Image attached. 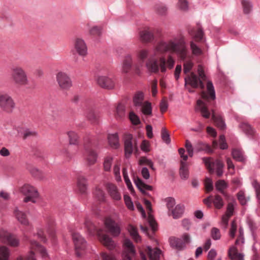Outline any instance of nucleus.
<instances>
[{
    "mask_svg": "<svg viewBox=\"0 0 260 260\" xmlns=\"http://www.w3.org/2000/svg\"><path fill=\"white\" fill-rule=\"evenodd\" d=\"M156 49L161 52L167 51L175 52L183 60H185L187 57V50L183 43H175L172 41L168 42L161 41L157 45Z\"/></svg>",
    "mask_w": 260,
    "mask_h": 260,
    "instance_id": "nucleus-1",
    "label": "nucleus"
},
{
    "mask_svg": "<svg viewBox=\"0 0 260 260\" xmlns=\"http://www.w3.org/2000/svg\"><path fill=\"white\" fill-rule=\"evenodd\" d=\"M16 106L12 98L8 93L0 92V108L4 112L12 113Z\"/></svg>",
    "mask_w": 260,
    "mask_h": 260,
    "instance_id": "nucleus-2",
    "label": "nucleus"
},
{
    "mask_svg": "<svg viewBox=\"0 0 260 260\" xmlns=\"http://www.w3.org/2000/svg\"><path fill=\"white\" fill-rule=\"evenodd\" d=\"M134 138L131 134H125L123 136V144H124V156L126 158H129L132 154L134 150L136 152L138 151V148L136 143V140H134V144H133Z\"/></svg>",
    "mask_w": 260,
    "mask_h": 260,
    "instance_id": "nucleus-3",
    "label": "nucleus"
},
{
    "mask_svg": "<svg viewBox=\"0 0 260 260\" xmlns=\"http://www.w3.org/2000/svg\"><path fill=\"white\" fill-rule=\"evenodd\" d=\"M20 192L26 196L23 200L25 203L28 202L35 203V199L39 197V192L37 189L28 184H25L21 187Z\"/></svg>",
    "mask_w": 260,
    "mask_h": 260,
    "instance_id": "nucleus-4",
    "label": "nucleus"
},
{
    "mask_svg": "<svg viewBox=\"0 0 260 260\" xmlns=\"http://www.w3.org/2000/svg\"><path fill=\"white\" fill-rule=\"evenodd\" d=\"M11 77L14 82L18 85H26L28 84L27 76L25 72L20 68L14 69Z\"/></svg>",
    "mask_w": 260,
    "mask_h": 260,
    "instance_id": "nucleus-5",
    "label": "nucleus"
},
{
    "mask_svg": "<svg viewBox=\"0 0 260 260\" xmlns=\"http://www.w3.org/2000/svg\"><path fill=\"white\" fill-rule=\"evenodd\" d=\"M85 140L84 148L86 153V161L88 165H92L97 160L98 154L95 151L92 149V147L94 146L92 140L88 139L87 142Z\"/></svg>",
    "mask_w": 260,
    "mask_h": 260,
    "instance_id": "nucleus-6",
    "label": "nucleus"
},
{
    "mask_svg": "<svg viewBox=\"0 0 260 260\" xmlns=\"http://www.w3.org/2000/svg\"><path fill=\"white\" fill-rule=\"evenodd\" d=\"M72 239L75 245L76 255L80 257L82 252L84 251L86 247V242L85 239L77 233L72 234Z\"/></svg>",
    "mask_w": 260,
    "mask_h": 260,
    "instance_id": "nucleus-7",
    "label": "nucleus"
},
{
    "mask_svg": "<svg viewBox=\"0 0 260 260\" xmlns=\"http://www.w3.org/2000/svg\"><path fill=\"white\" fill-rule=\"evenodd\" d=\"M105 225L108 231L114 237H118L121 233L119 225L111 217H107L105 220Z\"/></svg>",
    "mask_w": 260,
    "mask_h": 260,
    "instance_id": "nucleus-8",
    "label": "nucleus"
},
{
    "mask_svg": "<svg viewBox=\"0 0 260 260\" xmlns=\"http://www.w3.org/2000/svg\"><path fill=\"white\" fill-rule=\"evenodd\" d=\"M0 240L12 247H17L19 245V241L14 235L4 231H0Z\"/></svg>",
    "mask_w": 260,
    "mask_h": 260,
    "instance_id": "nucleus-9",
    "label": "nucleus"
},
{
    "mask_svg": "<svg viewBox=\"0 0 260 260\" xmlns=\"http://www.w3.org/2000/svg\"><path fill=\"white\" fill-rule=\"evenodd\" d=\"M56 80L62 89L68 90L72 86L70 78L64 73L59 72L56 75Z\"/></svg>",
    "mask_w": 260,
    "mask_h": 260,
    "instance_id": "nucleus-10",
    "label": "nucleus"
},
{
    "mask_svg": "<svg viewBox=\"0 0 260 260\" xmlns=\"http://www.w3.org/2000/svg\"><path fill=\"white\" fill-rule=\"evenodd\" d=\"M207 92L204 91L201 92V98L206 102H209L210 100H214L216 98L215 92L213 83L210 81L207 82Z\"/></svg>",
    "mask_w": 260,
    "mask_h": 260,
    "instance_id": "nucleus-11",
    "label": "nucleus"
},
{
    "mask_svg": "<svg viewBox=\"0 0 260 260\" xmlns=\"http://www.w3.org/2000/svg\"><path fill=\"white\" fill-rule=\"evenodd\" d=\"M97 83L102 88L111 89L115 86V82L112 79L107 76H100L97 78Z\"/></svg>",
    "mask_w": 260,
    "mask_h": 260,
    "instance_id": "nucleus-12",
    "label": "nucleus"
},
{
    "mask_svg": "<svg viewBox=\"0 0 260 260\" xmlns=\"http://www.w3.org/2000/svg\"><path fill=\"white\" fill-rule=\"evenodd\" d=\"M134 181L138 189L145 196L148 195V193L145 190H152L153 189L152 186L145 183L138 176L134 177Z\"/></svg>",
    "mask_w": 260,
    "mask_h": 260,
    "instance_id": "nucleus-13",
    "label": "nucleus"
},
{
    "mask_svg": "<svg viewBox=\"0 0 260 260\" xmlns=\"http://www.w3.org/2000/svg\"><path fill=\"white\" fill-rule=\"evenodd\" d=\"M75 48L79 55L84 56L87 54V48L83 40L77 38L75 43Z\"/></svg>",
    "mask_w": 260,
    "mask_h": 260,
    "instance_id": "nucleus-14",
    "label": "nucleus"
},
{
    "mask_svg": "<svg viewBox=\"0 0 260 260\" xmlns=\"http://www.w3.org/2000/svg\"><path fill=\"white\" fill-rule=\"evenodd\" d=\"M200 78L194 73L192 72L190 75H187L185 78V85H189L193 88H199V81Z\"/></svg>",
    "mask_w": 260,
    "mask_h": 260,
    "instance_id": "nucleus-15",
    "label": "nucleus"
},
{
    "mask_svg": "<svg viewBox=\"0 0 260 260\" xmlns=\"http://www.w3.org/2000/svg\"><path fill=\"white\" fill-rule=\"evenodd\" d=\"M107 191L110 197L114 200L119 201L121 200L120 193L118 191L117 186L112 183H109L107 185Z\"/></svg>",
    "mask_w": 260,
    "mask_h": 260,
    "instance_id": "nucleus-16",
    "label": "nucleus"
},
{
    "mask_svg": "<svg viewBox=\"0 0 260 260\" xmlns=\"http://www.w3.org/2000/svg\"><path fill=\"white\" fill-rule=\"evenodd\" d=\"M194 149L197 152L204 151L208 154H211L213 152V150L209 144L202 141L198 142L194 145Z\"/></svg>",
    "mask_w": 260,
    "mask_h": 260,
    "instance_id": "nucleus-17",
    "label": "nucleus"
},
{
    "mask_svg": "<svg viewBox=\"0 0 260 260\" xmlns=\"http://www.w3.org/2000/svg\"><path fill=\"white\" fill-rule=\"evenodd\" d=\"M169 243L171 247L178 250H182L185 247L182 240L175 237H171L169 238Z\"/></svg>",
    "mask_w": 260,
    "mask_h": 260,
    "instance_id": "nucleus-18",
    "label": "nucleus"
},
{
    "mask_svg": "<svg viewBox=\"0 0 260 260\" xmlns=\"http://www.w3.org/2000/svg\"><path fill=\"white\" fill-rule=\"evenodd\" d=\"M212 118L216 126L220 129H225V124L222 116L220 115L216 114L214 110H212Z\"/></svg>",
    "mask_w": 260,
    "mask_h": 260,
    "instance_id": "nucleus-19",
    "label": "nucleus"
},
{
    "mask_svg": "<svg viewBox=\"0 0 260 260\" xmlns=\"http://www.w3.org/2000/svg\"><path fill=\"white\" fill-rule=\"evenodd\" d=\"M100 115L92 109H89L86 113L87 119L92 124H98L99 122Z\"/></svg>",
    "mask_w": 260,
    "mask_h": 260,
    "instance_id": "nucleus-20",
    "label": "nucleus"
},
{
    "mask_svg": "<svg viewBox=\"0 0 260 260\" xmlns=\"http://www.w3.org/2000/svg\"><path fill=\"white\" fill-rule=\"evenodd\" d=\"M146 67L151 73L157 74L159 72L158 61L156 59H149L146 63Z\"/></svg>",
    "mask_w": 260,
    "mask_h": 260,
    "instance_id": "nucleus-21",
    "label": "nucleus"
},
{
    "mask_svg": "<svg viewBox=\"0 0 260 260\" xmlns=\"http://www.w3.org/2000/svg\"><path fill=\"white\" fill-rule=\"evenodd\" d=\"M228 256L232 260H244V255L238 253V249L235 246H232L229 248Z\"/></svg>",
    "mask_w": 260,
    "mask_h": 260,
    "instance_id": "nucleus-22",
    "label": "nucleus"
},
{
    "mask_svg": "<svg viewBox=\"0 0 260 260\" xmlns=\"http://www.w3.org/2000/svg\"><path fill=\"white\" fill-rule=\"evenodd\" d=\"M180 178L183 180H186L189 177V170L186 162L183 160L180 161V167L179 171Z\"/></svg>",
    "mask_w": 260,
    "mask_h": 260,
    "instance_id": "nucleus-23",
    "label": "nucleus"
},
{
    "mask_svg": "<svg viewBox=\"0 0 260 260\" xmlns=\"http://www.w3.org/2000/svg\"><path fill=\"white\" fill-rule=\"evenodd\" d=\"M101 242L110 250L115 248V245L112 239L107 235H103L100 237Z\"/></svg>",
    "mask_w": 260,
    "mask_h": 260,
    "instance_id": "nucleus-24",
    "label": "nucleus"
},
{
    "mask_svg": "<svg viewBox=\"0 0 260 260\" xmlns=\"http://www.w3.org/2000/svg\"><path fill=\"white\" fill-rule=\"evenodd\" d=\"M147 254L150 260H160V255L161 251L159 248H155L153 250L150 246H147Z\"/></svg>",
    "mask_w": 260,
    "mask_h": 260,
    "instance_id": "nucleus-25",
    "label": "nucleus"
},
{
    "mask_svg": "<svg viewBox=\"0 0 260 260\" xmlns=\"http://www.w3.org/2000/svg\"><path fill=\"white\" fill-rule=\"evenodd\" d=\"M240 128L248 136L252 137L255 133L254 129L248 123L242 122L239 125Z\"/></svg>",
    "mask_w": 260,
    "mask_h": 260,
    "instance_id": "nucleus-26",
    "label": "nucleus"
},
{
    "mask_svg": "<svg viewBox=\"0 0 260 260\" xmlns=\"http://www.w3.org/2000/svg\"><path fill=\"white\" fill-rule=\"evenodd\" d=\"M197 104L200 107L202 116L205 118H209L210 116V113L208 109L206 104L201 100H198Z\"/></svg>",
    "mask_w": 260,
    "mask_h": 260,
    "instance_id": "nucleus-27",
    "label": "nucleus"
},
{
    "mask_svg": "<svg viewBox=\"0 0 260 260\" xmlns=\"http://www.w3.org/2000/svg\"><path fill=\"white\" fill-rule=\"evenodd\" d=\"M108 140L109 144L111 147L114 148H117L119 147V137L117 133L109 134L108 136Z\"/></svg>",
    "mask_w": 260,
    "mask_h": 260,
    "instance_id": "nucleus-28",
    "label": "nucleus"
},
{
    "mask_svg": "<svg viewBox=\"0 0 260 260\" xmlns=\"http://www.w3.org/2000/svg\"><path fill=\"white\" fill-rule=\"evenodd\" d=\"M77 187L82 194L86 193L87 190V180L83 177H79L77 180Z\"/></svg>",
    "mask_w": 260,
    "mask_h": 260,
    "instance_id": "nucleus-29",
    "label": "nucleus"
},
{
    "mask_svg": "<svg viewBox=\"0 0 260 260\" xmlns=\"http://www.w3.org/2000/svg\"><path fill=\"white\" fill-rule=\"evenodd\" d=\"M184 211V206L180 204L177 205L174 209H172L171 212L173 217L174 219H178L180 218Z\"/></svg>",
    "mask_w": 260,
    "mask_h": 260,
    "instance_id": "nucleus-30",
    "label": "nucleus"
},
{
    "mask_svg": "<svg viewBox=\"0 0 260 260\" xmlns=\"http://www.w3.org/2000/svg\"><path fill=\"white\" fill-rule=\"evenodd\" d=\"M128 231L131 236L136 242L138 243L141 241V237L139 235L137 228L132 224H129L128 226Z\"/></svg>",
    "mask_w": 260,
    "mask_h": 260,
    "instance_id": "nucleus-31",
    "label": "nucleus"
},
{
    "mask_svg": "<svg viewBox=\"0 0 260 260\" xmlns=\"http://www.w3.org/2000/svg\"><path fill=\"white\" fill-rule=\"evenodd\" d=\"M140 38L143 42H149L154 39L153 33L148 30H144L140 32Z\"/></svg>",
    "mask_w": 260,
    "mask_h": 260,
    "instance_id": "nucleus-32",
    "label": "nucleus"
},
{
    "mask_svg": "<svg viewBox=\"0 0 260 260\" xmlns=\"http://www.w3.org/2000/svg\"><path fill=\"white\" fill-rule=\"evenodd\" d=\"M215 188L219 192L225 196L226 193L224 191V189L227 188L228 187V183L224 180H217L215 184Z\"/></svg>",
    "mask_w": 260,
    "mask_h": 260,
    "instance_id": "nucleus-33",
    "label": "nucleus"
},
{
    "mask_svg": "<svg viewBox=\"0 0 260 260\" xmlns=\"http://www.w3.org/2000/svg\"><path fill=\"white\" fill-rule=\"evenodd\" d=\"M122 171L124 181L128 190L130 191L131 194H134L135 193V191L128 176L126 169L125 168H123Z\"/></svg>",
    "mask_w": 260,
    "mask_h": 260,
    "instance_id": "nucleus-34",
    "label": "nucleus"
},
{
    "mask_svg": "<svg viewBox=\"0 0 260 260\" xmlns=\"http://www.w3.org/2000/svg\"><path fill=\"white\" fill-rule=\"evenodd\" d=\"M144 93L142 91L137 92L133 97V103L135 107H140L143 104Z\"/></svg>",
    "mask_w": 260,
    "mask_h": 260,
    "instance_id": "nucleus-35",
    "label": "nucleus"
},
{
    "mask_svg": "<svg viewBox=\"0 0 260 260\" xmlns=\"http://www.w3.org/2000/svg\"><path fill=\"white\" fill-rule=\"evenodd\" d=\"M15 216L17 220L24 225L29 224V221L25 213L19 210L15 211Z\"/></svg>",
    "mask_w": 260,
    "mask_h": 260,
    "instance_id": "nucleus-36",
    "label": "nucleus"
},
{
    "mask_svg": "<svg viewBox=\"0 0 260 260\" xmlns=\"http://www.w3.org/2000/svg\"><path fill=\"white\" fill-rule=\"evenodd\" d=\"M27 169L35 178L38 179H42L44 177V174L41 171L30 165L27 166Z\"/></svg>",
    "mask_w": 260,
    "mask_h": 260,
    "instance_id": "nucleus-37",
    "label": "nucleus"
},
{
    "mask_svg": "<svg viewBox=\"0 0 260 260\" xmlns=\"http://www.w3.org/2000/svg\"><path fill=\"white\" fill-rule=\"evenodd\" d=\"M232 155L236 161L244 162L245 160L243 152L240 149H234L232 152Z\"/></svg>",
    "mask_w": 260,
    "mask_h": 260,
    "instance_id": "nucleus-38",
    "label": "nucleus"
},
{
    "mask_svg": "<svg viewBox=\"0 0 260 260\" xmlns=\"http://www.w3.org/2000/svg\"><path fill=\"white\" fill-rule=\"evenodd\" d=\"M70 145H78L79 143V136L74 131H69L67 133Z\"/></svg>",
    "mask_w": 260,
    "mask_h": 260,
    "instance_id": "nucleus-39",
    "label": "nucleus"
},
{
    "mask_svg": "<svg viewBox=\"0 0 260 260\" xmlns=\"http://www.w3.org/2000/svg\"><path fill=\"white\" fill-rule=\"evenodd\" d=\"M140 107H142V112L144 115H151L152 114V107L150 102L146 101Z\"/></svg>",
    "mask_w": 260,
    "mask_h": 260,
    "instance_id": "nucleus-40",
    "label": "nucleus"
},
{
    "mask_svg": "<svg viewBox=\"0 0 260 260\" xmlns=\"http://www.w3.org/2000/svg\"><path fill=\"white\" fill-rule=\"evenodd\" d=\"M132 63V59L131 56L127 55L125 57L123 63V71L127 73L131 69Z\"/></svg>",
    "mask_w": 260,
    "mask_h": 260,
    "instance_id": "nucleus-41",
    "label": "nucleus"
},
{
    "mask_svg": "<svg viewBox=\"0 0 260 260\" xmlns=\"http://www.w3.org/2000/svg\"><path fill=\"white\" fill-rule=\"evenodd\" d=\"M215 165L216 167V173L218 177H220L222 176L223 173V169L224 165L223 162L220 159H216L215 161Z\"/></svg>",
    "mask_w": 260,
    "mask_h": 260,
    "instance_id": "nucleus-42",
    "label": "nucleus"
},
{
    "mask_svg": "<svg viewBox=\"0 0 260 260\" xmlns=\"http://www.w3.org/2000/svg\"><path fill=\"white\" fill-rule=\"evenodd\" d=\"M161 138L162 141L167 144H170V136L168 131L165 127H162L161 129Z\"/></svg>",
    "mask_w": 260,
    "mask_h": 260,
    "instance_id": "nucleus-43",
    "label": "nucleus"
},
{
    "mask_svg": "<svg viewBox=\"0 0 260 260\" xmlns=\"http://www.w3.org/2000/svg\"><path fill=\"white\" fill-rule=\"evenodd\" d=\"M211 157H203L202 158L205 165L207 169L208 170L210 173H213L214 172L213 166L214 162L211 161Z\"/></svg>",
    "mask_w": 260,
    "mask_h": 260,
    "instance_id": "nucleus-44",
    "label": "nucleus"
},
{
    "mask_svg": "<svg viewBox=\"0 0 260 260\" xmlns=\"http://www.w3.org/2000/svg\"><path fill=\"white\" fill-rule=\"evenodd\" d=\"M241 4L243 9V13L245 14H249L252 8L251 3L247 0H242L241 1Z\"/></svg>",
    "mask_w": 260,
    "mask_h": 260,
    "instance_id": "nucleus-45",
    "label": "nucleus"
},
{
    "mask_svg": "<svg viewBox=\"0 0 260 260\" xmlns=\"http://www.w3.org/2000/svg\"><path fill=\"white\" fill-rule=\"evenodd\" d=\"M116 118H121L125 116V106L119 104L116 109Z\"/></svg>",
    "mask_w": 260,
    "mask_h": 260,
    "instance_id": "nucleus-46",
    "label": "nucleus"
},
{
    "mask_svg": "<svg viewBox=\"0 0 260 260\" xmlns=\"http://www.w3.org/2000/svg\"><path fill=\"white\" fill-rule=\"evenodd\" d=\"M213 203L215 207L218 209H221L224 205L223 199L219 194H216L215 196Z\"/></svg>",
    "mask_w": 260,
    "mask_h": 260,
    "instance_id": "nucleus-47",
    "label": "nucleus"
},
{
    "mask_svg": "<svg viewBox=\"0 0 260 260\" xmlns=\"http://www.w3.org/2000/svg\"><path fill=\"white\" fill-rule=\"evenodd\" d=\"M9 256V249L6 246L0 247V260H7Z\"/></svg>",
    "mask_w": 260,
    "mask_h": 260,
    "instance_id": "nucleus-48",
    "label": "nucleus"
},
{
    "mask_svg": "<svg viewBox=\"0 0 260 260\" xmlns=\"http://www.w3.org/2000/svg\"><path fill=\"white\" fill-rule=\"evenodd\" d=\"M124 246L127 249L129 253L135 254L136 250L133 242L129 239H126L124 241Z\"/></svg>",
    "mask_w": 260,
    "mask_h": 260,
    "instance_id": "nucleus-49",
    "label": "nucleus"
},
{
    "mask_svg": "<svg viewBox=\"0 0 260 260\" xmlns=\"http://www.w3.org/2000/svg\"><path fill=\"white\" fill-rule=\"evenodd\" d=\"M113 161V157L111 156H107L105 157L103 166L104 169L105 171H110L111 168L112 162Z\"/></svg>",
    "mask_w": 260,
    "mask_h": 260,
    "instance_id": "nucleus-50",
    "label": "nucleus"
},
{
    "mask_svg": "<svg viewBox=\"0 0 260 260\" xmlns=\"http://www.w3.org/2000/svg\"><path fill=\"white\" fill-rule=\"evenodd\" d=\"M190 49L192 51V53L194 55H200L202 54V50L199 48L193 42H190Z\"/></svg>",
    "mask_w": 260,
    "mask_h": 260,
    "instance_id": "nucleus-51",
    "label": "nucleus"
},
{
    "mask_svg": "<svg viewBox=\"0 0 260 260\" xmlns=\"http://www.w3.org/2000/svg\"><path fill=\"white\" fill-rule=\"evenodd\" d=\"M54 220L52 219H49L48 221L49 228L48 229V233L50 236L53 239H55V233L54 229Z\"/></svg>",
    "mask_w": 260,
    "mask_h": 260,
    "instance_id": "nucleus-52",
    "label": "nucleus"
},
{
    "mask_svg": "<svg viewBox=\"0 0 260 260\" xmlns=\"http://www.w3.org/2000/svg\"><path fill=\"white\" fill-rule=\"evenodd\" d=\"M124 201L127 208L133 211L134 210V206L133 203L132 201L131 198L127 194L124 195Z\"/></svg>",
    "mask_w": 260,
    "mask_h": 260,
    "instance_id": "nucleus-53",
    "label": "nucleus"
},
{
    "mask_svg": "<svg viewBox=\"0 0 260 260\" xmlns=\"http://www.w3.org/2000/svg\"><path fill=\"white\" fill-rule=\"evenodd\" d=\"M129 118L134 125H137L141 123L139 117L133 112L129 113Z\"/></svg>",
    "mask_w": 260,
    "mask_h": 260,
    "instance_id": "nucleus-54",
    "label": "nucleus"
},
{
    "mask_svg": "<svg viewBox=\"0 0 260 260\" xmlns=\"http://www.w3.org/2000/svg\"><path fill=\"white\" fill-rule=\"evenodd\" d=\"M237 199L242 206H245L247 204V200L245 197V194L243 191L240 190L237 194Z\"/></svg>",
    "mask_w": 260,
    "mask_h": 260,
    "instance_id": "nucleus-55",
    "label": "nucleus"
},
{
    "mask_svg": "<svg viewBox=\"0 0 260 260\" xmlns=\"http://www.w3.org/2000/svg\"><path fill=\"white\" fill-rule=\"evenodd\" d=\"M95 197L99 201H104L105 200V193L104 191L99 188H96L93 192Z\"/></svg>",
    "mask_w": 260,
    "mask_h": 260,
    "instance_id": "nucleus-56",
    "label": "nucleus"
},
{
    "mask_svg": "<svg viewBox=\"0 0 260 260\" xmlns=\"http://www.w3.org/2000/svg\"><path fill=\"white\" fill-rule=\"evenodd\" d=\"M205 186L206 191L207 193H209L212 191L213 189V182L211 179L209 178H206L205 180Z\"/></svg>",
    "mask_w": 260,
    "mask_h": 260,
    "instance_id": "nucleus-57",
    "label": "nucleus"
},
{
    "mask_svg": "<svg viewBox=\"0 0 260 260\" xmlns=\"http://www.w3.org/2000/svg\"><path fill=\"white\" fill-rule=\"evenodd\" d=\"M211 236L214 240H219L221 238L220 231L216 228H213L211 231Z\"/></svg>",
    "mask_w": 260,
    "mask_h": 260,
    "instance_id": "nucleus-58",
    "label": "nucleus"
},
{
    "mask_svg": "<svg viewBox=\"0 0 260 260\" xmlns=\"http://www.w3.org/2000/svg\"><path fill=\"white\" fill-rule=\"evenodd\" d=\"M185 147L188 154V156L190 157H192L193 155V149H194L193 148L191 142L188 140L185 141Z\"/></svg>",
    "mask_w": 260,
    "mask_h": 260,
    "instance_id": "nucleus-59",
    "label": "nucleus"
},
{
    "mask_svg": "<svg viewBox=\"0 0 260 260\" xmlns=\"http://www.w3.org/2000/svg\"><path fill=\"white\" fill-rule=\"evenodd\" d=\"M148 56V51L145 49L140 50L138 54L139 59L142 62L147 58Z\"/></svg>",
    "mask_w": 260,
    "mask_h": 260,
    "instance_id": "nucleus-60",
    "label": "nucleus"
},
{
    "mask_svg": "<svg viewBox=\"0 0 260 260\" xmlns=\"http://www.w3.org/2000/svg\"><path fill=\"white\" fill-rule=\"evenodd\" d=\"M237 231V223L235 220H232L231 227L230 230L229 235L232 238H234Z\"/></svg>",
    "mask_w": 260,
    "mask_h": 260,
    "instance_id": "nucleus-61",
    "label": "nucleus"
},
{
    "mask_svg": "<svg viewBox=\"0 0 260 260\" xmlns=\"http://www.w3.org/2000/svg\"><path fill=\"white\" fill-rule=\"evenodd\" d=\"M252 185L255 190L256 198L260 203V184L256 180H254Z\"/></svg>",
    "mask_w": 260,
    "mask_h": 260,
    "instance_id": "nucleus-62",
    "label": "nucleus"
},
{
    "mask_svg": "<svg viewBox=\"0 0 260 260\" xmlns=\"http://www.w3.org/2000/svg\"><path fill=\"white\" fill-rule=\"evenodd\" d=\"M159 63L158 64L160 67V71L162 73H165L167 71L166 69V59L164 57H161L159 59Z\"/></svg>",
    "mask_w": 260,
    "mask_h": 260,
    "instance_id": "nucleus-63",
    "label": "nucleus"
},
{
    "mask_svg": "<svg viewBox=\"0 0 260 260\" xmlns=\"http://www.w3.org/2000/svg\"><path fill=\"white\" fill-rule=\"evenodd\" d=\"M193 64L191 61L186 62L183 64V72L186 74L190 72L193 67Z\"/></svg>",
    "mask_w": 260,
    "mask_h": 260,
    "instance_id": "nucleus-64",
    "label": "nucleus"
}]
</instances>
